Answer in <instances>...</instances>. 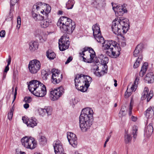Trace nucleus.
Masks as SVG:
<instances>
[{"instance_id": "nucleus-1", "label": "nucleus", "mask_w": 154, "mask_h": 154, "mask_svg": "<svg viewBox=\"0 0 154 154\" xmlns=\"http://www.w3.org/2000/svg\"><path fill=\"white\" fill-rule=\"evenodd\" d=\"M93 111L89 108L83 109L79 118V124L82 131H87L91 126L93 121Z\"/></svg>"}, {"instance_id": "nucleus-2", "label": "nucleus", "mask_w": 154, "mask_h": 154, "mask_svg": "<svg viewBox=\"0 0 154 154\" xmlns=\"http://www.w3.org/2000/svg\"><path fill=\"white\" fill-rule=\"evenodd\" d=\"M129 22L128 19L116 18L112 22V30L117 35H121L127 32L129 28Z\"/></svg>"}, {"instance_id": "nucleus-3", "label": "nucleus", "mask_w": 154, "mask_h": 154, "mask_svg": "<svg viewBox=\"0 0 154 154\" xmlns=\"http://www.w3.org/2000/svg\"><path fill=\"white\" fill-rule=\"evenodd\" d=\"M103 49L106 50V54L111 58L118 57L120 54V48L117 46L116 42L112 40L104 41L102 42Z\"/></svg>"}, {"instance_id": "nucleus-4", "label": "nucleus", "mask_w": 154, "mask_h": 154, "mask_svg": "<svg viewBox=\"0 0 154 154\" xmlns=\"http://www.w3.org/2000/svg\"><path fill=\"white\" fill-rule=\"evenodd\" d=\"M92 81L90 76L83 74L77 75L74 79L76 88L82 92L87 91Z\"/></svg>"}, {"instance_id": "nucleus-5", "label": "nucleus", "mask_w": 154, "mask_h": 154, "mask_svg": "<svg viewBox=\"0 0 154 154\" xmlns=\"http://www.w3.org/2000/svg\"><path fill=\"white\" fill-rule=\"evenodd\" d=\"M57 25L62 32L68 34H71L75 27V23L69 18L65 16L59 18Z\"/></svg>"}, {"instance_id": "nucleus-6", "label": "nucleus", "mask_w": 154, "mask_h": 154, "mask_svg": "<svg viewBox=\"0 0 154 154\" xmlns=\"http://www.w3.org/2000/svg\"><path fill=\"white\" fill-rule=\"evenodd\" d=\"M28 87L29 91L37 97H43L46 94L45 86L39 81L32 80L29 82Z\"/></svg>"}, {"instance_id": "nucleus-7", "label": "nucleus", "mask_w": 154, "mask_h": 154, "mask_svg": "<svg viewBox=\"0 0 154 154\" xmlns=\"http://www.w3.org/2000/svg\"><path fill=\"white\" fill-rule=\"evenodd\" d=\"M22 145L25 148L30 149H33L36 146L37 144L34 138L27 136L23 137L21 139Z\"/></svg>"}, {"instance_id": "nucleus-8", "label": "nucleus", "mask_w": 154, "mask_h": 154, "mask_svg": "<svg viewBox=\"0 0 154 154\" xmlns=\"http://www.w3.org/2000/svg\"><path fill=\"white\" fill-rule=\"evenodd\" d=\"M64 92L63 87L61 86L56 89H52L50 91V98L53 101L57 100Z\"/></svg>"}, {"instance_id": "nucleus-9", "label": "nucleus", "mask_w": 154, "mask_h": 154, "mask_svg": "<svg viewBox=\"0 0 154 154\" xmlns=\"http://www.w3.org/2000/svg\"><path fill=\"white\" fill-rule=\"evenodd\" d=\"M28 68L31 73H36L41 69V63L40 61L37 60H33L31 61L28 65Z\"/></svg>"}, {"instance_id": "nucleus-10", "label": "nucleus", "mask_w": 154, "mask_h": 154, "mask_svg": "<svg viewBox=\"0 0 154 154\" xmlns=\"http://www.w3.org/2000/svg\"><path fill=\"white\" fill-rule=\"evenodd\" d=\"M93 35L96 40L99 43H101L104 41L103 37L101 35V32L98 24L96 23L92 27Z\"/></svg>"}, {"instance_id": "nucleus-11", "label": "nucleus", "mask_w": 154, "mask_h": 154, "mask_svg": "<svg viewBox=\"0 0 154 154\" xmlns=\"http://www.w3.org/2000/svg\"><path fill=\"white\" fill-rule=\"evenodd\" d=\"M70 42L69 38L63 36L59 40V47L60 51H63L67 49L69 46Z\"/></svg>"}, {"instance_id": "nucleus-12", "label": "nucleus", "mask_w": 154, "mask_h": 154, "mask_svg": "<svg viewBox=\"0 0 154 154\" xmlns=\"http://www.w3.org/2000/svg\"><path fill=\"white\" fill-rule=\"evenodd\" d=\"M52 75L51 76L52 82L54 84L59 83L62 80L63 76L60 71L58 69H53L51 70Z\"/></svg>"}, {"instance_id": "nucleus-13", "label": "nucleus", "mask_w": 154, "mask_h": 154, "mask_svg": "<svg viewBox=\"0 0 154 154\" xmlns=\"http://www.w3.org/2000/svg\"><path fill=\"white\" fill-rule=\"evenodd\" d=\"M53 146L56 154H63L64 150L60 141L57 140L54 142Z\"/></svg>"}, {"instance_id": "nucleus-14", "label": "nucleus", "mask_w": 154, "mask_h": 154, "mask_svg": "<svg viewBox=\"0 0 154 154\" xmlns=\"http://www.w3.org/2000/svg\"><path fill=\"white\" fill-rule=\"evenodd\" d=\"M67 137L69 143L74 147H76L77 144V138L75 134L73 133L68 132Z\"/></svg>"}, {"instance_id": "nucleus-15", "label": "nucleus", "mask_w": 154, "mask_h": 154, "mask_svg": "<svg viewBox=\"0 0 154 154\" xmlns=\"http://www.w3.org/2000/svg\"><path fill=\"white\" fill-rule=\"evenodd\" d=\"M148 92V88L147 87H145L142 93L141 99L143 100L146 98L147 102L149 101L153 96V94L152 91H150L149 93Z\"/></svg>"}, {"instance_id": "nucleus-16", "label": "nucleus", "mask_w": 154, "mask_h": 154, "mask_svg": "<svg viewBox=\"0 0 154 154\" xmlns=\"http://www.w3.org/2000/svg\"><path fill=\"white\" fill-rule=\"evenodd\" d=\"M139 80V79L137 77L136 78L134 82V84L132 85V86L131 87L130 89L131 90V91H129L128 88H127L125 93V98H128L132 94V92L133 91H135L136 90L137 87V85L138 84Z\"/></svg>"}, {"instance_id": "nucleus-17", "label": "nucleus", "mask_w": 154, "mask_h": 154, "mask_svg": "<svg viewBox=\"0 0 154 154\" xmlns=\"http://www.w3.org/2000/svg\"><path fill=\"white\" fill-rule=\"evenodd\" d=\"M40 114L43 116L47 114L48 116L51 115L52 112V109L51 106H48L44 109H38Z\"/></svg>"}, {"instance_id": "nucleus-18", "label": "nucleus", "mask_w": 154, "mask_h": 154, "mask_svg": "<svg viewBox=\"0 0 154 154\" xmlns=\"http://www.w3.org/2000/svg\"><path fill=\"white\" fill-rule=\"evenodd\" d=\"M98 58L100 60H99L98 61L101 62V63L99 64H101L104 66L103 67V68L107 69L108 67L106 64L109 61L108 58L107 57H104L102 54L100 55V57H99Z\"/></svg>"}, {"instance_id": "nucleus-19", "label": "nucleus", "mask_w": 154, "mask_h": 154, "mask_svg": "<svg viewBox=\"0 0 154 154\" xmlns=\"http://www.w3.org/2000/svg\"><path fill=\"white\" fill-rule=\"evenodd\" d=\"M145 82L149 83H152L154 82V76L152 72L148 73L144 79Z\"/></svg>"}, {"instance_id": "nucleus-20", "label": "nucleus", "mask_w": 154, "mask_h": 154, "mask_svg": "<svg viewBox=\"0 0 154 154\" xmlns=\"http://www.w3.org/2000/svg\"><path fill=\"white\" fill-rule=\"evenodd\" d=\"M112 8L114 11H116L115 9H116V11L119 14V15H121L123 14H124L127 11V10L126 8H124L123 6L121 5V6H116L115 7L112 5Z\"/></svg>"}, {"instance_id": "nucleus-21", "label": "nucleus", "mask_w": 154, "mask_h": 154, "mask_svg": "<svg viewBox=\"0 0 154 154\" xmlns=\"http://www.w3.org/2000/svg\"><path fill=\"white\" fill-rule=\"evenodd\" d=\"M48 14L45 13V19L42 20L40 22L41 26L43 28H46L48 27L49 24V20L48 19Z\"/></svg>"}, {"instance_id": "nucleus-22", "label": "nucleus", "mask_w": 154, "mask_h": 154, "mask_svg": "<svg viewBox=\"0 0 154 154\" xmlns=\"http://www.w3.org/2000/svg\"><path fill=\"white\" fill-rule=\"evenodd\" d=\"M101 70H97L94 72V74L96 76L100 77L103 75L105 73L107 72V69L105 68H103V67H101Z\"/></svg>"}, {"instance_id": "nucleus-23", "label": "nucleus", "mask_w": 154, "mask_h": 154, "mask_svg": "<svg viewBox=\"0 0 154 154\" xmlns=\"http://www.w3.org/2000/svg\"><path fill=\"white\" fill-rule=\"evenodd\" d=\"M28 122L27 126L32 128L36 126L38 123L37 119L32 118L28 119Z\"/></svg>"}, {"instance_id": "nucleus-24", "label": "nucleus", "mask_w": 154, "mask_h": 154, "mask_svg": "<svg viewBox=\"0 0 154 154\" xmlns=\"http://www.w3.org/2000/svg\"><path fill=\"white\" fill-rule=\"evenodd\" d=\"M29 49L32 51H34L38 48V43L36 41L32 42L29 43Z\"/></svg>"}, {"instance_id": "nucleus-25", "label": "nucleus", "mask_w": 154, "mask_h": 154, "mask_svg": "<svg viewBox=\"0 0 154 154\" xmlns=\"http://www.w3.org/2000/svg\"><path fill=\"white\" fill-rule=\"evenodd\" d=\"M145 115L148 118L152 117L154 115V107H149L146 111Z\"/></svg>"}, {"instance_id": "nucleus-26", "label": "nucleus", "mask_w": 154, "mask_h": 154, "mask_svg": "<svg viewBox=\"0 0 154 154\" xmlns=\"http://www.w3.org/2000/svg\"><path fill=\"white\" fill-rule=\"evenodd\" d=\"M148 67V63L145 62L144 63L142 66L140 71L139 73L140 76L143 77L147 71Z\"/></svg>"}, {"instance_id": "nucleus-27", "label": "nucleus", "mask_w": 154, "mask_h": 154, "mask_svg": "<svg viewBox=\"0 0 154 154\" xmlns=\"http://www.w3.org/2000/svg\"><path fill=\"white\" fill-rule=\"evenodd\" d=\"M141 45H138L136 47L135 50L133 52V55L134 57H137L139 56L140 54L141 51Z\"/></svg>"}, {"instance_id": "nucleus-28", "label": "nucleus", "mask_w": 154, "mask_h": 154, "mask_svg": "<svg viewBox=\"0 0 154 154\" xmlns=\"http://www.w3.org/2000/svg\"><path fill=\"white\" fill-rule=\"evenodd\" d=\"M46 56L48 58L51 60L54 59L56 57V54L52 50H48L46 52Z\"/></svg>"}, {"instance_id": "nucleus-29", "label": "nucleus", "mask_w": 154, "mask_h": 154, "mask_svg": "<svg viewBox=\"0 0 154 154\" xmlns=\"http://www.w3.org/2000/svg\"><path fill=\"white\" fill-rule=\"evenodd\" d=\"M75 2L73 0H69L66 3V7L68 9H71L73 8Z\"/></svg>"}, {"instance_id": "nucleus-30", "label": "nucleus", "mask_w": 154, "mask_h": 154, "mask_svg": "<svg viewBox=\"0 0 154 154\" xmlns=\"http://www.w3.org/2000/svg\"><path fill=\"white\" fill-rule=\"evenodd\" d=\"M143 57L142 55H140L138 57L136 61L134 63L133 67L134 68H137L140 65V63L142 60Z\"/></svg>"}, {"instance_id": "nucleus-31", "label": "nucleus", "mask_w": 154, "mask_h": 154, "mask_svg": "<svg viewBox=\"0 0 154 154\" xmlns=\"http://www.w3.org/2000/svg\"><path fill=\"white\" fill-rule=\"evenodd\" d=\"M132 139V137L131 135L129 134H126L125 136V141L126 143H128L131 141Z\"/></svg>"}, {"instance_id": "nucleus-32", "label": "nucleus", "mask_w": 154, "mask_h": 154, "mask_svg": "<svg viewBox=\"0 0 154 154\" xmlns=\"http://www.w3.org/2000/svg\"><path fill=\"white\" fill-rule=\"evenodd\" d=\"M138 130V128L137 126L134 125L132 130V134L133 135L134 139H136L137 137V132Z\"/></svg>"}, {"instance_id": "nucleus-33", "label": "nucleus", "mask_w": 154, "mask_h": 154, "mask_svg": "<svg viewBox=\"0 0 154 154\" xmlns=\"http://www.w3.org/2000/svg\"><path fill=\"white\" fill-rule=\"evenodd\" d=\"M153 128L151 123H149V125L147 126L146 131H148L149 134H151L153 131Z\"/></svg>"}, {"instance_id": "nucleus-34", "label": "nucleus", "mask_w": 154, "mask_h": 154, "mask_svg": "<svg viewBox=\"0 0 154 154\" xmlns=\"http://www.w3.org/2000/svg\"><path fill=\"white\" fill-rule=\"evenodd\" d=\"M103 67L101 64H95V65H94L93 66V69L94 71H96L97 70H101V67Z\"/></svg>"}, {"instance_id": "nucleus-35", "label": "nucleus", "mask_w": 154, "mask_h": 154, "mask_svg": "<svg viewBox=\"0 0 154 154\" xmlns=\"http://www.w3.org/2000/svg\"><path fill=\"white\" fill-rule=\"evenodd\" d=\"M17 2V0H11L10 1V11L14 10V6Z\"/></svg>"}, {"instance_id": "nucleus-36", "label": "nucleus", "mask_w": 154, "mask_h": 154, "mask_svg": "<svg viewBox=\"0 0 154 154\" xmlns=\"http://www.w3.org/2000/svg\"><path fill=\"white\" fill-rule=\"evenodd\" d=\"M14 110V109L13 106L12 108L10 109V112L8 113V118L10 120H11L12 119Z\"/></svg>"}, {"instance_id": "nucleus-37", "label": "nucleus", "mask_w": 154, "mask_h": 154, "mask_svg": "<svg viewBox=\"0 0 154 154\" xmlns=\"http://www.w3.org/2000/svg\"><path fill=\"white\" fill-rule=\"evenodd\" d=\"M40 142L42 145L45 144L47 142V140L45 137L43 136H41L40 139Z\"/></svg>"}, {"instance_id": "nucleus-38", "label": "nucleus", "mask_w": 154, "mask_h": 154, "mask_svg": "<svg viewBox=\"0 0 154 154\" xmlns=\"http://www.w3.org/2000/svg\"><path fill=\"white\" fill-rule=\"evenodd\" d=\"M88 48H84L82 52L79 53L80 57H82V56L84 57V56H85V52L88 51Z\"/></svg>"}, {"instance_id": "nucleus-39", "label": "nucleus", "mask_w": 154, "mask_h": 154, "mask_svg": "<svg viewBox=\"0 0 154 154\" xmlns=\"http://www.w3.org/2000/svg\"><path fill=\"white\" fill-rule=\"evenodd\" d=\"M32 101L31 97H24V101L26 103H30Z\"/></svg>"}, {"instance_id": "nucleus-40", "label": "nucleus", "mask_w": 154, "mask_h": 154, "mask_svg": "<svg viewBox=\"0 0 154 154\" xmlns=\"http://www.w3.org/2000/svg\"><path fill=\"white\" fill-rule=\"evenodd\" d=\"M21 18L20 16H18L17 18V27L18 29H19L21 25Z\"/></svg>"}, {"instance_id": "nucleus-41", "label": "nucleus", "mask_w": 154, "mask_h": 154, "mask_svg": "<svg viewBox=\"0 0 154 154\" xmlns=\"http://www.w3.org/2000/svg\"><path fill=\"white\" fill-rule=\"evenodd\" d=\"M126 114L125 111L124 110H122V109H121L119 114V116L120 117H122L125 116Z\"/></svg>"}, {"instance_id": "nucleus-42", "label": "nucleus", "mask_w": 154, "mask_h": 154, "mask_svg": "<svg viewBox=\"0 0 154 154\" xmlns=\"http://www.w3.org/2000/svg\"><path fill=\"white\" fill-rule=\"evenodd\" d=\"M45 5L46 6V11L47 12H45V13H46V14H48V13H49L50 12L51 9V8L47 4H45Z\"/></svg>"}, {"instance_id": "nucleus-43", "label": "nucleus", "mask_w": 154, "mask_h": 154, "mask_svg": "<svg viewBox=\"0 0 154 154\" xmlns=\"http://www.w3.org/2000/svg\"><path fill=\"white\" fill-rule=\"evenodd\" d=\"M41 7H39L38 6H37V5H33V9L32 10H33V11H35L37 12L38 11V10L40 9L41 8Z\"/></svg>"}, {"instance_id": "nucleus-44", "label": "nucleus", "mask_w": 154, "mask_h": 154, "mask_svg": "<svg viewBox=\"0 0 154 154\" xmlns=\"http://www.w3.org/2000/svg\"><path fill=\"white\" fill-rule=\"evenodd\" d=\"M41 34V31L39 30H36L34 32V34L36 37H39Z\"/></svg>"}, {"instance_id": "nucleus-45", "label": "nucleus", "mask_w": 154, "mask_h": 154, "mask_svg": "<svg viewBox=\"0 0 154 154\" xmlns=\"http://www.w3.org/2000/svg\"><path fill=\"white\" fill-rule=\"evenodd\" d=\"M35 11H33V10H32V16L35 20L37 21V17L38 16V15H37L34 12Z\"/></svg>"}, {"instance_id": "nucleus-46", "label": "nucleus", "mask_w": 154, "mask_h": 154, "mask_svg": "<svg viewBox=\"0 0 154 154\" xmlns=\"http://www.w3.org/2000/svg\"><path fill=\"white\" fill-rule=\"evenodd\" d=\"M37 20H41V21L42 20H44V19H45V17H44V16H40V15H38L37 17Z\"/></svg>"}, {"instance_id": "nucleus-47", "label": "nucleus", "mask_w": 154, "mask_h": 154, "mask_svg": "<svg viewBox=\"0 0 154 154\" xmlns=\"http://www.w3.org/2000/svg\"><path fill=\"white\" fill-rule=\"evenodd\" d=\"M5 35V30H2L0 32V36L1 37H4Z\"/></svg>"}, {"instance_id": "nucleus-48", "label": "nucleus", "mask_w": 154, "mask_h": 154, "mask_svg": "<svg viewBox=\"0 0 154 154\" xmlns=\"http://www.w3.org/2000/svg\"><path fill=\"white\" fill-rule=\"evenodd\" d=\"M88 53L89 54H95V52L94 51V50L92 48H88Z\"/></svg>"}, {"instance_id": "nucleus-49", "label": "nucleus", "mask_w": 154, "mask_h": 154, "mask_svg": "<svg viewBox=\"0 0 154 154\" xmlns=\"http://www.w3.org/2000/svg\"><path fill=\"white\" fill-rule=\"evenodd\" d=\"M89 55L90 56V59L89 60L90 61H91V62L93 60V58H94V57H95L96 56L95 54H89Z\"/></svg>"}, {"instance_id": "nucleus-50", "label": "nucleus", "mask_w": 154, "mask_h": 154, "mask_svg": "<svg viewBox=\"0 0 154 154\" xmlns=\"http://www.w3.org/2000/svg\"><path fill=\"white\" fill-rule=\"evenodd\" d=\"M72 60V57H70L67 59L65 63L66 64H67L71 62Z\"/></svg>"}, {"instance_id": "nucleus-51", "label": "nucleus", "mask_w": 154, "mask_h": 154, "mask_svg": "<svg viewBox=\"0 0 154 154\" xmlns=\"http://www.w3.org/2000/svg\"><path fill=\"white\" fill-rule=\"evenodd\" d=\"M17 87H16L15 88V92L14 94V99L13 100V102L14 100H15V98L16 97V95L17 93Z\"/></svg>"}, {"instance_id": "nucleus-52", "label": "nucleus", "mask_w": 154, "mask_h": 154, "mask_svg": "<svg viewBox=\"0 0 154 154\" xmlns=\"http://www.w3.org/2000/svg\"><path fill=\"white\" fill-rule=\"evenodd\" d=\"M22 120L23 121V122L25 123L27 125V124H28V119H26L25 118L23 117Z\"/></svg>"}, {"instance_id": "nucleus-53", "label": "nucleus", "mask_w": 154, "mask_h": 154, "mask_svg": "<svg viewBox=\"0 0 154 154\" xmlns=\"http://www.w3.org/2000/svg\"><path fill=\"white\" fill-rule=\"evenodd\" d=\"M45 4L44 3H42L41 2H39L36 3L35 5H37V6H38V7H41H41H42V5H43V4H44V5H45Z\"/></svg>"}, {"instance_id": "nucleus-54", "label": "nucleus", "mask_w": 154, "mask_h": 154, "mask_svg": "<svg viewBox=\"0 0 154 154\" xmlns=\"http://www.w3.org/2000/svg\"><path fill=\"white\" fill-rule=\"evenodd\" d=\"M82 57L83 58V61H84V62L88 63H91V61H90L88 59H87L85 57L83 56H82Z\"/></svg>"}, {"instance_id": "nucleus-55", "label": "nucleus", "mask_w": 154, "mask_h": 154, "mask_svg": "<svg viewBox=\"0 0 154 154\" xmlns=\"http://www.w3.org/2000/svg\"><path fill=\"white\" fill-rule=\"evenodd\" d=\"M39 38L40 40V41L41 42H45L46 40V39H44L43 37L41 36H39Z\"/></svg>"}, {"instance_id": "nucleus-56", "label": "nucleus", "mask_w": 154, "mask_h": 154, "mask_svg": "<svg viewBox=\"0 0 154 154\" xmlns=\"http://www.w3.org/2000/svg\"><path fill=\"white\" fill-rule=\"evenodd\" d=\"M11 57L10 56H9V57L8 59V64L7 66H9L10 65L11 63Z\"/></svg>"}, {"instance_id": "nucleus-57", "label": "nucleus", "mask_w": 154, "mask_h": 154, "mask_svg": "<svg viewBox=\"0 0 154 154\" xmlns=\"http://www.w3.org/2000/svg\"><path fill=\"white\" fill-rule=\"evenodd\" d=\"M131 120L134 122H135L137 120V118L134 116H132L131 117Z\"/></svg>"}, {"instance_id": "nucleus-58", "label": "nucleus", "mask_w": 154, "mask_h": 154, "mask_svg": "<svg viewBox=\"0 0 154 154\" xmlns=\"http://www.w3.org/2000/svg\"><path fill=\"white\" fill-rule=\"evenodd\" d=\"M28 103H26L23 105L24 107L26 109L28 108L29 107V105Z\"/></svg>"}, {"instance_id": "nucleus-59", "label": "nucleus", "mask_w": 154, "mask_h": 154, "mask_svg": "<svg viewBox=\"0 0 154 154\" xmlns=\"http://www.w3.org/2000/svg\"><path fill=\"white\" fill-rule=\"evenodd\" d=\"M9 70V66H6L5 67V69L4 72L6 73Z\"/></svg>"}, {"instance_id": "nucleus-60", "label": "nucleus", "mask_w": 154, "mask_h": 154, "mask_svg": "<svg viewBox=\"0 0 154 154\" xmlns=\"http://www.w3.org/2000/svg\"><path fill=\"white\" fill-rule=\"evenodd\" d=\"M126 45V42L125 41H123L122 42L121 44V45L122 46L124 47Z\"/></svg>"}, {"instance_id": "nucleus-61", "label": "nucleus", "mask_w": 154, "mask_h": 154, "mask_svg": "<svg viewBox=\"0 0 154 154\" xmlns=\"http://www.w3.org/2000/svg\"><path fill=\"white\" fill-rule=\"evenodd\" d=\"M133 107V105L131 104V101L130 102V107L129 108V110L132 111V109Z\"/></svg>"}, {"instance_id": "nucleus-62", "label": "nucleus", "mask_w": 154, "mask_h": 154, "mask_svg": "<svg viewBox=\"0 0 154 154\" xmlns=\"http://www.w3.org/2000/svg\"><path fill=\"white\" fill-rule=\"evenodd\" d=\"M110 137H111V135H110V136H109L107 137V138L106 140V141H105V142L106 143H107V142L109 141V139H110Z\"/></svg>"}, {"instance_id": "nucleus-63", "label": "nucleus", "mask_w": 154, "mask_h": 154, "mask_svg": "<svg viewBox=\"0 0 154 154\" xmlns=\"http://www.w3.org/2000/svg\"><path fill=\"white\" fill-rule=\"evenodd\" d=\"M63 12L62 11H58V14H59L61 15L62 14Z\"/></svg>"}, {"instance_id": "nucleus-64", "label": "nucleus", "mask_w": 154, "mask_h": 154, "mask_svg": "<svg viewBox=\"0 0 154 154\" xmlns=\"http://www.w3.org/2000/svg\"><path fill=\"white\" fill-rule=\"evenodd\" d=\"M16 74H15V73L14 72V74H13V78L14 79H15V78H16Z\"/></svg>"}]
</instances>
